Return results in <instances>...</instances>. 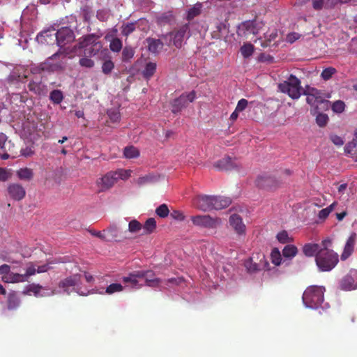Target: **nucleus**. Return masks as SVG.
Listing matches in <instances>:
<instances>
[{
    "instance_id": "31",
    "label": "nucleus",
    "mask_w": 357,
    "mask_h": 357,
    "mask_svg": "<svg viewBox=\"0 0 357 357\" xmlns=\"http://www.w3.org/2000/svg\"><path fill=\"white\" fill-rule=\"evenodd\" d=\"M173 19L174 16L172 12H165L156 17V23L160 26H164L167 24H169Z\"/></svg>"
},
{
    "instance_id": "37",
    "label": "nucleus",
    "mask_w": 357,
    "mask_h": 357,
    "mask_svg": "<svg viewBox=\"0 0 357 357\" xmlns=\"http://www.w3.org/2000/svg\"><path fill=\"white\" fill-rule=\"evenodd\" d=\"M54 33H51L50 30L41 31L37 36V39L40 40L41 43H49L54 40Z\"/></svg>"
},
{
    "instance_id": "34",
    "label": "nucleus",
    "mask_w": 357,
    "mask_h": 357,
    "mask_svg": "<svg viewBox=\"0 0 357 357\" xmlns=\"http://www.w3.org/2000/svg\"><path fill=\"white\" fill-rule=\"evenodd\" d=\"M17 175L20 180L29 181L33 178V173L31 169L26 167L17 170Z\"/></svg>"
},
{
    "instance_id": "33",
    "label": "nucleus",
    "mask_w": 357,
    "mask_h": 357,
    "mask_svg": "<svg viewBox=\"0 0 357 357\" xmlns=\"http://www.w3.org/2000/svg\"><path fill=\"white\" fill-rule=\"evenodd\" d=\"M278 37V31L274 29L269 30L264 33V41L261 43V45L266 47L270 45L271 43L276 39Z\"/></svg>"
},
{
    "instance_id": "14",
    "label": "nucleus",
    "mask_w": 357,
    "mask_h": 357,
    "mask_svg": "<svg viewBox=\"0 0 357 357\" xmlns=\"http://www.w3.org/2000/svg\"><path fill=\"white\" fill-rule=\"evenodd\" d=\"M259 32V24L256 21H245L238 26V33L244 36L257 35Z\"/></svg>"
},
{
    "instance_id": "58",
    "label": "nucleus",
    "mask_w": 357,
    "mask_h": 357,
    "mask_svg": "<svg viewBox=\"0 0 357 357\" xmlns=\"http://www.w3.org/2000/svg\"><path fill=\"white\" fill-rule=\"evenodd\" d=\"M331 109L335 113H342L345 109V103L342 100H336L332 104Z\"/></svg>"
},
{
    "instance_id": "19",
    "label": "nucleus",
    "mask_w": 357,
    "mask_h": 357,
    "mask_svg": "<svg viewBox=\"0 0 357 357\" xmlns=\"http://www.w3.org/2000/svg\"><path fill=\"white\" fill-rule=\"evenodd\" d=\"M356 237V234L352 233L347 239L344 250L341 255L342 260H346L351 255L352 252H354Z\"/></svg>"
},
{
    "instance_id": "2",
    "label": "nucleus",
    "mask_w": 357,
    "mask_h": 357,
    "mask_svg": "<svg viewBox=\"0 0 357 357\" xmlns=\"http://www.w3.org/2000/svg\"><path fill=\"white\" fill-rule=\"evenodd\" d=\"M325 287L323 286L312 285L308 287L303 294V302L309 308H324L322 304L324 301Z\"/></svg>"
},
{
    "instance_id": "38",
    "label": "nucleus",
    "mask_w": 357,
    "mask_h": 357,
    "mask_svg": "<svg viewBox=\"0 0 357 357\" xmlns=\"http://www.w3.org/2000/svg\"><path fill=\"white\" fill-rule=\"evenodd\" d=\"M109 236L116 241H121L126 237L119 234V229L116 226H111L107 230Z\"/></svg>"
},
{
    "instance_id": "45",
    "label": "nucleus",
    "mask_w": 357,
    "mask_h": 357,
    "mask_svg": "<svg viewBox=\"0 0 357 357\" xmlns=\"http://www.w3.org/2000/svg\"><path fill=\"white\" fill-rule=\"evenodd\" d=\"M337 204L336 202H334L332 203L330 206L328 207L321 209L318 214V216L320 219H326L328 215L334 210L335 206Z\"/></svg>"
},
{
    "instance_id": "13",
    "label": "nucleus",
    "mask_w": 357,
    "mask_h": 357,
    "mask_svg": "<svg viewBox=\"0 0 357 357\" xmlns=\"http://www.w3.org/2000/svg\"><path fill=\"white\" fill-rule=\"evenodd\" d=\"M213 195H198L193 199L194 206L202 211L213 210Z\"/></svg>"
},
{
    "instance_id": "17",
    "label": "nucleus",
    "mask_w": 357,
    "mask_h": 357,
    "mask_svg": "<svg viewBox=\"0 0 357 357\" xmlns=\"http://www.w3.org/2000/svg\"><path fill=\"white\" fill-rule=\"evenodd\" d=\"M7 190L10 197L16 201L22 200L26 195L25 189L19 183L9 184Z\"/></svg>"
},
{
    "instance_id": "42",
    "label": "nucleus",
    "mask_w": 357,
    "mask_h": 357,
    "mask_svg": "<svg viewBox=\"0 0 357 357\" xmlns=\"http://www.w3.org/2000/svg\"><path fill=\"white\" fill-rule=\"evenodd\" d=\"M135 50L130 46H126L122 51L121 57L124 62L129 61L134 56Z\"/></svg>"
},
{
    "instance_id": "47",
    "label": "nucleus",
    "mask_w": 357,
    "mask_h": 357,
    "mask_svg": "<svg viewBox=\"0 0 357 357\" xmlns=\"http://www.w3.org/2000/svg\"><path fill=\"white\" fill-rule=\"evenodd\" d=\"M139 150L133 145L127 146L123 150V156H139Z\"/></svg>"
},
{
    "instance_id": "63",
    "label": "nucleus",
    "mask_w": 357,
    "mask_h": 357,
    "mask_svg": "<svg viewBox=\"0 0 357 357\" xmlns=\"http://www.w3.org/2000/svg\"><path fill=\"white\" fill-rule=\"evenodd\" d=\"M114 174L115 176L117 177V180L119 178L126 179L128 176H130V172L128 171H126L124 169H119L116 172H114Z\"/></svg>"
},
{
    "instance_id": "39",
    "label": "nucleus",
    "mask_w": 357,
    "mask_h": 357,
    "mask_svg": "<svg viewBox=\"0 0 357 357\" xmlns=\"http://www.w3.org/2000/svg\"><path fill=\"white\" fill-rule=\"evenodd\" d=\"M241 53L244 58H249L255 51V47L250 43H244L241 47Z\"/></svg>"
},
{
    "instance_id": "41",
    "label": "nucleus",
    "mask_w": 357,
    "mask_h": 357,
    "mask_svg": "<svg viewBox=\"0 0 357 357\" xmlns=\"http://www.w3.org/2000/svg\"><path fill=\"white\" fill-rule=\"evenodd\" d=\"M63 99V95L61 90L54 89L50 94V100L54 104H60Z\"/></svg>"
},
{
    "instance_id": "56",
    "label": "nucleus",
    "mask_w": 357,
    "mask_h": 357,
    "mask_svg": "<svg viewBox=\"0 0 357 357\" xmlns=\"http://www.w3.org/2000/svg\"><path fill=\"white\" fill-rule=\"evenodd\" d=\"M155 213L157 215H158L160 218H166L168 216L169 213V210L168 208V206L165 204H162L160 205L156 209H155Z\"/></svg>"
},
{
    "instance_id": "54",
    "label": "nucleus",
    "mask_w": 357,
    "mask_h": 357,
    "mask_svg": "<svg viewBox=\"0 0 357 357\" xmlns=\"http://www.w3.org/2000/svg\"><path fill=\"white\" fill-rule=\"evenodd\" d=\"M337 73V70L333 67H328L323 70V71L321 73V77L324 80H328L330 79L332 76Z\"/></svg>"
},
{
    "instance_id": "21",
    "label": "nucleus",
    "mask_w": 357,
    "mask_h": 357,
    "mask_svg": "<svg viewBox=\"0 0 357 357\" xmlns=\"http://www.w3.org/2000/svg\"><path fill=\"white\" fill-rule=\"evenodd\" d=\"M28 89L38 96H46L47 93V88L41 81L31 80L28 84Z\"/></svg>"
},
{
    "instance_id": "51",
    "label": "nucleus",
    "mask_w": 357,
    "mask_h": 357,
    "mask_svg": "<svg viewBox=\"0 0 357 357\" xmlns=\"http://www.w3.org/2000/svg\"><path fill=\"white\" fill-rule=\"evenodd\" d=\"M107 115L113 123H118L121 120V114L118 109H110L107 111Z\"/></svg>"
},
{
    "instance_id": "30",
    "label": "nucleus",
    "mask_w": 357,
    "mask_h": 357,
    "mask_svg": "<svg viewBox=\"0 0 357 357\" xmlns=\"http://www.w3.org/2000/svg\"><path fill=\"white\" fill-rule=\"evenodd\" d=\"M344 151L347 154H357V128L354 131V138L352 141L345 145Z\"/></svg>"
},
{
    "instance_id": "52",
    "label": "nucleus",
    "mask_w": 357,
    "mask_h": 357,
    "mask_svg": "<svg viewBox=\"0 0 357 357\" xmlns=\"http://www.w3.org/2000/svg\"><path fill=\"white\" fill-rule=\"evenodd\" d=\"M43 289V287L39 284H31L27 287L26 291L28 293H33L36 297H38L40 296V292ZM43 296V295L41 294V296Z\"/></svg>"
},
{
    "instance_id": "32",
    "label": "nucleus",
    "mask_w": 357,
    "mask_h": 357,
    "mask_svg": "<svg viewBox=\"0 0 357 357\" xmlns=\"http://www.w3.org/2000/svg\"><path fill=\"white\" fill-rule=\"evenodd\" d=\"M298 248L292 244H288L282 250V256L285 258L292 259L298 253Z\"/></svg>"
},
{
    "instance_id": "18",
    "label": "nucleus",
    "mask_w": 357,
    "mask_h": 357,
    "mask_svg": "<svg viewBox=\"0 0 357 357\" xmlns=\"http://www.w3.org/2000/svg\"><path fill=\"white\" fill-rule=\"evenodd\" d=\"M144 274H145V271H133L132 273H130L128 276L123 277L122 280L125 284L130 283L132 287L139 288V287H142L143 284H139L138 279H141V278L144 279Z\"/></svg>"
},
{
    "instance_id": "10",
    "label": "nucleus",
    "mask_w": 357,
    "mask_h": 357,
    "mask_svg": "<svg viewBox=\"0 0 357 357\" xmlns=\"http://www.w3.org/2000/svg\"><path fill=\"white\" fill-rule=\"evenodd\" d=\"M196 98V93L192 91L188 93H183L178 98L174 100L172 102V112L178 113L182 109L186 107L190 102H192Z\"/></svg>"
},
{
    "instance_id": "27",
    "label": "nucleus",
    "mask_w": 357,
    "mask_h": 357,
    "mask_svg": "<svg viewBox=\"0 0 357 357\" xmlns=\"http://www.w3.org/2000/svg\"><path fill=\"white\" fill-rule=\"evenodd\" d=\"M321 250L319 244L317 243H307L303 247V252L306 257H315L316 255Z\"/></svg>"
},
{
    "instance_id": "46",
    "label": "nucleus",
    "mask_w": 357,
    "mask_h": 357,
    "mask_svg": "<svg viewBox=\"0 0 357 357\" xmlns=\"http://www.w3.org/2000/svg\"><path fill=\"white\" fill-rule=\"evenodd\" d=\"M117 34L118 29L116 26H114L111 29H108L106 30L104 39L106 41L109 42L111 40L118 38Z\"/></svg>"
},
{
    "instance_id": "43",
    "label": "nucleus",
    "mask_w": 357,
    "mask_h": 357,
    "mask_svg": "<svg viewBox=\"0 0 357 357\" xmlns=\"http://www.w3.org/2000/svg\"><path fill=\"white\" fill-rule=\"evenodd\" d=\"M202 4L200 3H196L193 7L190 8L188 12V19L192 20L201 13Z\"/></svg>"
},
{
    "instance_id": "6",
    "label": "nucleus",
    "mask_w": 357,
    "mask_h": 357,
    "mask_svg": "<svg viewBox=\"0 0 357 357\" xmlns=\"http://www.w3.org/2000/svg\"><path fill=\"white\" fill-rule=\"evenodd\" d=\"M282 93H287L293 99H298L301 94V81L294 75H291L287 81L278 85Z\"/></svg>"
},
{
    "instance_id": "4",
    "label": "nucleus",
    "mask_w": 357,
    "mask_h": 357,
    "mask_svg": "<svg viewBox=\"0 0 357 357\" xmlns=\"http://www.w3.org/2000/svg\"><path fill=\"white\" fill-rule=\"evenodd\" d=\"M304 94L307 96V102L312 106L311 112L315 114L318 110L327 109L329 105V101L326 100L322 96L321 91L315 88H308Z\"/></svg>"
},
{
    "instance_id": "25",
    "label": "nucleus",
    "mask_w": 357,
    "mask_h": 357,
    "mask_svg": "<svg viewBox=\"0 0 357 357\" xmlns=\"http://www.w3.org/2000/svg\"><path fill=\"white\" fill-rule=\"evenodd\" d=\"M144 280L145 284L151 287H158L160 284V280L155 277V273L151 270L145 271Z\"/></svg>"
},
{
    "instance_id": "44",
    "label": "nucleus",
    "mask_w": 357,
    "mask_h": 357,
    "mask_svg": "<svg viewBox=\"0 0 357 357\" xmlns=\"http://www.w3.org/2000/svg\"><path fill=\"white\" fill-rule=\"evenodd\" d=\"M318 110V112H316V122L319 127H324L326 126L328 121V116L326 114H323Z\"/></svg>"
},
{
    "instance_id": "7",
    "label": "nucleus",
    "mask_w": 357,
    "mask_h": 357,
    "mask_svg": "<svg viewBox=\"0 0 357 357\" xmlns=\"http://www.w3.org/2000/svg\"><path fill=\"white\" fill-rule=\"evenodd\" d=\"M190 219L195 226L206 229H216L221 224L220 218H212L208 215H193Z\"/></svg>"
},
{
    "instance_id": "1",
    "label": "nucleus",
    "mask_w": 357,
    "mask_h": 357,
    "mask_svg": "<svg viewBox=\"0 0 357 357\" xmlns=\"http://www.w3.org/2000/svg\"><path fill=\"white\" fill-rule=\"evenodd\" d=\"M291 171L289 169H281L271 173L264 172L259 174L255 181V186L263 190L275 192L289 180Z\"/></svg>"
},
{
    "instance_id": "49",
    "label": "nucleus",
    "mask_w": 357,
    "mask_h": 357,
    "mask_svg": "<svg viewBox=\"0 0 357 357\" xmlns=\"http://www.w3.org/2000/svg\"><path fill=\"white\" fill-rule=\"evenodd\" d=\"M271 257L272 263L274 264L275 266H279L282 263V255L280 252L278 248H274L271 253Z\"/></svg>"
},
{
    "instance_id": "61",
    "label": "nucleus",
    "mask_w": 357,
    "mask_h": 357,
    "mask_svg": "<svg viewBox=\"0 0 357 357\" xmlns=\"http://www.w3.org/2000/svg\"><path fill=\"white\" fill-rule=\"evenodd\" d=\"M79 63L81 66L88 68H91L94 66V61L88 57H83L80 59Z\"/></svg>"
},
{
    "instance_id": "22",
    "label": "nucleus",
    "mask_w": 357,
    "mask_h": 357,
    "mask_svg": "<svg viewBox=\"0 0 357 357\" xmlns=\"http://www.w3.org/2000/svg\"><path fill=\"white\" fill-rule=\"evenodd\" d=\"M229 223L238 235L245 234V226L243 223L242 218L237 214L231 215L229 218Z\"/></svg>"
},
{
    "instance_id": "29",
    "label": "nucleus",
    "mask_w": 357,
    "mask_h": 357,
    "mask_svg": "<svg viewBox=\"0 0 357 357\" xmlns=\"http://www.w3.org/2000/svg\"><path fill=\"white\" fill-rule=\"evenodd\" d=\"M3 278L5 282L10 283L22 282L26 281V275L11 272L8 275L3 276Z\"/></svg>"
},
{
    "instance_id": "26",
    "label": "nucleus",
    "mask_w": 357,
    "mask_h": 357,
    "mask_svg": "<svg viewBox=\"0 0 357 357\" xmlns=\"http://www.w3.org/2000/svg\"><path fill=\"white\" fill-rule=\"evenodd\" d=\"M260 264H257L252 261V259L247 260L245 262V266L248 272L255 273L261 269V266H263V268L268 269V263L266 261H264L262 264V259L260 260Z\"/></svg>"
},
{
    "instance_id": "23",
    "label": "nucleus",
    "mask_w": 357,
    "mask_h": 357,
    "mask_svg": "<svg viewBox=\"0 0 357 357\" xmlns=\"http://www.w3.org/2000/svg\"><path fill=\"white\" fill-rule=\"evenodd\" d=\"M213 210H221L230 205L231 199L227 197L213 196Z\"/></svg>"
},
{
    "instance_id": "57",
    "label": "nucleus",
    "mask_w": 357,
    "mask_h": 357,
    "mask_svg": "<svg viewBox=\"0 0 357 357\" xmlns=\"http://www.w3.org/2000/svg\"><path fill=\"white\" fill-rule=\"evenodd\" d=\"M123 290V287L119 283H113L107 287L105 292L107 294H112Z\"/></svg>"
},
{
    "instance_id": "15",
    "label": "nucleus",
    "mask_w": 357,
    "mask_h": 357,
    "mask_svg": "<svg viewBox=\"0 0 357 357\" xmlns=\"http://www.w3.org/2000/svg\"><path fill=\"white\" fill-rule=\"evenodd\" d=\"M81 275L74 274L61 280L59 283V287L63 289L68 294H70V288H74L80 283Z\"/></svg>"
},
{
    "instance_id": "62",
    "label": "nucleus",
    "mask_w": 357,
    "mask_h": 357,
    "mask_svg": "<svg viewBox=\"0 0 357 357\" xmlns=\"http://www.w3.org/2000/svg\"><path fill=\"white\" fill-rule=\"evenodd\" d=\"M170 216L176 220L183 221L185 219V215H183V212L178 210H174L171 212Z\"/></svg>"
},
{
    "instance_id": "9",
    "label": "nucleus",
    "mask_w": 357,
    "mask_h": 357,
    "mask_svg": "<svg viewBox=\"0 0 357 357\" xmlns=\"http://www.w3.org/2000/svg\"><path fill=\"white\" fill-rule=\"evenodd\" d=\"M189 32L190 26L188 24H185L177 29L167 33L165 37H169L170 40H172L173 45L176 47L181 48L185 36L187 33H189Z\"/></svg>"
},
{
    "instance_id": "40",
    "label": "nucleus",
    "mask_w": 357,
    "mask_h": 357,
    "mask_svg": "<svg viewBox=\"0 0 357 357\" xmlns=\"http://www.w3.org/2000/svg\"><path fill=\"white\" fill-rule=\"evenodd\" d=\"M156 70V63L153 62H149L146 63L144 70H143V76L146 78L149 79L151 77L153 74L155 73Z\"/></svg>"
},
{
    "instance_id": "5",
    "label": "nucleus",
    "mask_w": 357,
    "mask_h": 357,
    "mask_svg": "<svg viewBox=\"0 0 357 357\" xmlns=\"http://www.w3.org/2000/svg\"><path fill=\"white\" fill-rule=\"evenodd\" d=\"M208 166H212L218 171L238 170V158H208Z\"/></svg>"
},
{
    "instance_id": "3",
    "label": "nucleus",
    "mask_w": 357,
    "mask_h": 357,
    "mask_svg": "<svg viewBox=\"0 0 357 357\" xmlns=\"http://www.w3.org/2000/svg\"><path fill=\"white\" fill-rule=\"evenodd\" d=\"M316 265L322 272L330 271L333 269L339 262V256L333 250L321 248L316 255Z\"/></svg>"
},
{
    "instance_id": "28",
    "label": "nucleus",
    "mask_w": 357,
    "mask_h": 357,
    "mask_svg": "<svg viewBox=\"0 0 357 357\" xmlns=\"http://www.w3.org/2000/svg\"><path fill=\"white\" fill-rule=\"evenodd\" d=\"M20 305V299L15 291H11L8 294L7 300V307L10 310H16Z\"/></svg>"
},
{
    "instance_id": "59",
    "label": "nucleus",
    "mask_w": 357,
    "mask_h": 357,
    "mask_svg": "<svg viewBox=\"0 0 357 357\" xmlns=\"http://www.w3.org/2000/svg\"><path fill=\"white\" fill-rule=\"evenodd\" d=\"M142 229V225L137 220H132L128 224V231L131 233L139 232Z\"/></svg>"
},
{
    "instance_id": "24",
    "label": "nucleus",
    "mask_w": 357,
    "mask_h": 357,
    "mask_svg": "<svg viewBox=\"0 0 357 357\" xmlns=\"http://www.w3.org/2000/svg\"><path fill=\"white\" fill-rule=\"evenodd\" d=\"M148 50L153 54H158L163 47V43L160 39L147 38L146 39Z\"/></svg>"
},
{
    "instance_id": "35",
    "label": "nucleus",
    "mask_w": 357,
    "mask_h": 357,
    "mask_svg": "<svg viewBox=\"0 0 357 357\" xmlns=\"http://www.w3.org/2000/svg\"><path fill=\"white\" fill-rule=\"evenodd\" d=\"M142 228L144 229V234H150L153 233L156 229L155 220L153 218H148L142 226Z\"/></svg>"
},
{
    "instance_id": "60",
    "label": "nucleus",
    "mask_w": 357,
    "mask_h": 357,
    "mask_svg": "<svg viewBox=\"0 0 357 357\" xmlns=\"http://www.w3.org/2000/svg\"><path fill=\"white\" fill-rule=\"evenodd\" d=\"M114 68V64L111 59L106 60L103 62L102 66V71L104 74H109Z\"/></svg>"
},
{
    "instance_id": "48",
    "label": "nucleus",
    "mask_w": 357,
    "mask_h": 357,
    "mask_svg": "<svg viewBox=\"0 0 357 357\" xmlns=\"http://www.w3.org/2000/svg\"><path fill=\"white\" fill-rule=\"evenodd\" d=\"M123 47V43L120 38L109 41V49L113 52H119Z\"/></svg>"
},
{
    "instance_id": "12",
    "label": "nucleus",
    "mask_w": 357,
    "mask_h": 357,
    "mask_svg": "<svg viewBox=\"0 0 357 357\" xmlns=\"http://www.w3.org/2000/svg\"><path fill=\"white\" fill-rule=\"evenodd\" d=\"M54 35L55 40L59 47H63L73 42L75 38L73 31L68 27L61 28Z\"/></svg>"
},
{
    "instance_id": "50",
    "label": "nucleus",
    "mask_w": 357,
    "mask_h": 357,
    "mask_svg": "<svg viewBox=\"0 0 357 357\" xmlns=\"http://www.w3.org/2000/svg\"><path fill=\"white\" fill-rule=\"evenodd\" d=\"M277 239L281 243H288L293 241V238L290 237L287 231L283 230L277 234Z\"/></svg>"
},
{
    "instance_id": "16",
    "label": "nucleus",
    "mask_w": 357,
    "mask_h": 357,
    "mask_svg": "<svg viewBox=\"0 0 357 357\" xmlns=\"http://www.w3.org/2000/svg\"><path fill=\"white\" fill-rule=\"evenodd\" d=\"M116 182L117 177L115 176L114 172H110L99 178L97 181V185L100 190L105 191L111 188Z\"/></svg>"
},
{
    "instance_id": "55",
    "label": "nucleus",
    "mask_w": 357,
    "mask_h": 357,
    "mask_svg": "<svg viewBox=\"0 0 357 357\" xmlns=\"http://www.w3.org/2000/svg\"><path fill=\"white\" fill-rule=\"evenodd\" d=\"M354 279L351 276L347 275L343 278L341 282L342 289L344 290H351L353 289Z\"/></svg>"
},
{
    "instance_id": "64",
    "label": "nucleus",
    "mask_w": 357,
    "mask_h": 357,
    "mask_svg": "<svg viewBox=\"0 0 357 357\" xmlns=\"http://www.w3.org/2000/svg\"><path fill=\"white\" fill-rule=\"evenodd\" d=\"M330 139L336 146H342L344 144L343 139L337 135H335V134L331 135Z\"/></svg>"
},
{
    "instance_id": "53",
    "label": "nucleus",
    "mask_w": 357,
    "mask_h": 357,
    "mask_svg": "<svg viewBox=\"0 0 357 357\" xmlns=\"http://www.w3.org/2000/svg\"><path fill=\"white\" fill-rule=\"evenodd\" d=\"M96 17L100 22H107L110 17L109 11L106 9H99L96 12Z\"/></svg>"
},
{
    "instance_id": "11",
    "label": "nucleus",
    "mask_w": 357,
    "mask_h": 357,
    "mask_svg": "<svg viewBox=\"0 0 357 357\" xmlns=\"http://www.w3.org/2000/svg\"><path fill=\"white\" fill-rule=\"evenodd\" d=\"M98 36L94 33L87 34L79 39V47L84 48L88 45H92L93 47L89 50L90 55H96L98 52L99 48L101 47L100 43H96Z\"/></svg>"
},
{
    "instance_id": "8",
    "label": "nucleus",
    "mask_w": 357,
    "mask_h": 357,
    "mask_svg": "<svg viewBox=\"0 0 357 357\" xmlns=\"http://www.w3.org/2000/svg\"><path fill=\"white\" fill-rule=\"evenodd\" d=\"M61 54V52H57L48 57L44 62L40 63L37 67L34 68L36 73H41L43 71L55 72L63 69V66L61 63H52V60L56 59Z\"/></svg>"
},
{
    "instance_id": "20",
    "label": "nucleus",
    "mask_w": 357,
    "mask_h": 357,
    "mask_svg": "<svg viewBox=\"0 0 357 357\" xmlns=\"http://www.w3.org/2000/svg\"><path fill=\"white\" fill-rule=\"evenodd\" d=\"M356 237V234L352 233L347 239L344 250L341 255L342 260H346L351 255L352 252H354Z\"/></svg>"
},
{
    "instance_id": "36",
    "label": "nucleus",
    "mask_w": 357,
    "mask_h": 357,
    "mask_svg": "<svg viewBox=\"0 0 357 357\" xmlns=\"http://www.w3.org/2000/svg\"><path fill=\"white\" fill-rule=\"evenodd\" d=\"M137 21L135 22L125 23L121 26V34L123 36L128 37L136 30V24Z\"/></svg>"
}]
</instances>
